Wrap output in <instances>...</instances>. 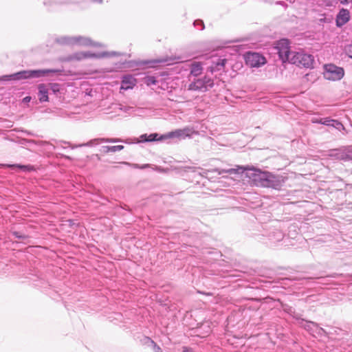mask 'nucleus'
I'll use <instances>...</instances> for the list:
<instances>
[{
  "label": "nucleus",
  "instance_id": "27",
  "mask_svg": "<svg viewBox=\"0 0 352 352\" xmlns=\"http://www.w3.org/2000/svg\"><path fill=\"white\" fill-rule=\"evenodd\" d=\"M330 126L338 129L339 131L344 129L343 124L336 120L331 119Z\"/></svg>",
  "mask_w": 352,
  "mask_h": 352
},
{
  "label": "nucleus",
  "instance_id": "32",
  "mask_svg": "<svg viewBox=\"0 0 352 352\" xmlns=\"http://www.w3.org/2000/svg\"><path fill=\"white\" fill-rule=\"evenodd\" d=\"M157 80L155 76H148L146 79L147 85H156Z\"/></svg>",
  "mask_w": 352,
  "mask_h": 352
},
{
  "label": "nucleus",
  "instance_id": "29",
  "mask_svg": "<svg viewBox=\"0 0 352 352\" xmlns=\"http://www.w3.org/2000/svg\"><path fill=\"white\" fill-rule=\"evenodd\" d=\"M12 234L15 238H17L19 239L24 240V239H27L28 238V235H26L25 234H23L21 232H18V231H13V232H12Z\"/></svg>",
  "mask_w": 352,
  "mask_h": 352
},
{
  "label": "nucleus",
  "instance_id": "17",
  "mask_svg": "<svg viewBox=\"0 0 352 352\" xmlns=\"http://www.w3.org/2000/svg\"><path fill=\"white\" fill-rule=\"evenodd\" d=\"M162 135H160L157 133H153L150 134H142L140 136V142L145 143V142H152L156 141L163 142L165 140H161Z\"/></svg>",
  "mask_w": 352,
  "mask_h": 352
},
{
  "label": "nucleus",
  "instance_id": "16",
  "mask_svg": "<svg viewBox=\"0 0 352 352\" xmlns=\"http://www.w3.org/2000/svg\"><path fill=\"white\" fill-rule=\"evenodd\" d=\"M136 79L131 75H126L122 77L121 81V89L128 90L133 89L136 84Z\"/></svg>",
  "mask_w": 352,
  "mask_h": 352
},
{
  "label": "nucleus",
  "instance_id": "22",
  "mask_svg": "<svg viewBox=\"0 0 352 352\" xmlns=\"http://www.w3.org/2000/svg\"><path fill=\"white\" fill-rule=\"evenodd\" d=\"M4 166L10 168L11 169H14L16 168L21 170L23 172H31L34 170V168L32 165H22L19 164H5Z\"/></svg>",
  "mask_w": 352,
  "mask_h": 352
},
{
  "label": "nucleus",
  "instance_id": "42",
  "mask_svg": "<svg viewBox=\"0 0 352 352\" xmlns=\"http://www.w3.org/2000/svg\"><path fill=\"white\" fill-rule=\"evenodd\" d=\"M23 102H28L31 100V97L30 96H26L23 98Z\"/></svg>",
  "mask_w": 352,
  "mask_h": 352
},
{
  "label": "nucleus",
  "instance_id": "25",
  "mask_svg": "<svg viewBox=\"0 0 352 352\" xmlns=\"http://www.w3.org/2000/svg\"><path fill=\"white\" fill-rule=\"evenodd\" d=\"M312 123L320 124L325 126H330L331 118H314L311 120Z\"/></svg>",
  "mask_w": 352,
  "mask_h": 352
},
{
  "label": "nucleus",
  "instance_id": "19",
  "mask_svg": "<svg viewBox=\"0 0 352 352\" xmlns=\"http://www.w3.org/2000/svg\"><path fill=\"white\" fill-rule=\"evenodd\" d=\"M226 59L217 58V61H213L212 65L208 67V72L213 74L214 72L223 69Z\"/></svg>",
  "mask_w": 352,
  "mask_h": 352
},
{
  "label": "nucleus",
  "instance_id": "36",
  "mask_svg": "<svg viewBox=\"0 0 352 352\" xmlns=\"http://www.w3.org/2000/svg\"><path fill=\"white\" fill-rule=\"evenodd\" d=\"M151 346L153 347L154 352H163L160 346H158L155 342H151Z\"/></svg>",
  "mask_w": 352,
  "mask_h": 352
},
{
  "label": "nucleus",
  "instance_id": "35",
  "mask_svg": "<svg viewBox=\"0 0 352 352\" xmlns=\"http://www.w3.org/2000/svg\"><path fill=\"white\" fill-rule=\"evenodd\" d=\"M142 342L144 344H146L148 346H151V342H155L151 338L147 336L144 338Z\"/></svg>",
  "mask_w": 352,
  "mask_h": 352
},
{
  "label": "nucleus",
  "instance_id": "21",
  "mask_svg": "<svg viewBox=\"0 0 352 352\" xmlns=\"http://www.w3.org/2000/svg\"><path fill=\"white\" fill-rule=\"evenodd\" d=\"M203 70L202 65L199 62H193L190 65V74L195 78H197L201 74Z\"/></svg>",
  "mask_w": 352,
  "mask_h": 352
},
{
  "label": "nucleus",
  "instance_id": "6",
  "mask_svg": "<svg viewBox=\"0 0 352 352\" xmlns=\"http://www.w3.org/2000/svg\"><path fill=\"white\" fill-rule=\"evenodd\" d=\"M193 133H197L192 128L187 126L162 134L161 140H165V141H168V143H170V140H185L186 138H191Z\"/></svg>",
  "mask_w": 352,
  "mask_h": 352
},
{
  "label": "nucleus",
  "instance_id": "24",
  "mask_svg": "<svg viewBox=\"0 0 352 352\" xmlns=\"http://www.w3.org/2000/svg\"><path fill=\"white\" fill-rule=\"evenodd\" d=\"M103 140H104V138H95V139H93V140H91L88 141L86 143L80 144L78 146H80V147H82V146H90V147L95 146H96L98 144L104 143Z\"/></svg>",
  "mask_w": 352,
  "mask_h": 352
},
{
  "label": "nucleus",
  "instance_id": "41",
  "mask_svg": "<svg viewBox=\"0 0 352 352\" xmlns=\"http://www.w3.org/2000/svg\"><path fill=\"white\" fill-rule=\"evenodd\" d=\"M208 171H203L202 173L199 172V174L202 176V177H207V174H208Z\"/></svg>",
  "mask_w": 352,
  "mask_h": 352
},
{
  "label": "nucleus",
  "instance_id": "9",
  "mask_svg": "<svg viewBox=\"0 0 352 352\" xmlns=\"http://www.w3.org/2000/svg\"><path fill=\"white\" fill-rule=\"evenodd\" d=\"M298 324L314 336L317 335L321 337H328L329 334L332 333L331 332H328L324 329L320 327L318 323L309 320H305L303 318L300 320Z\"/></svg>",
  "mask_w": 352,
  "mask_h": 352
},
{
  "label": "nucleus",
  "instance_id": "34",
  "mask_svg": "<svg viewBox=\"0 0 352 352\" xmlns=\"http://www.w3.org/2000/svg\"><path fill=\"white\" fill-rule=\"evenodd\" d=\"M104 143H116L122 142V140L119 138H104Z\"/></svg>",
  "mask_w": 352,
  "mask_h": 352
},
{
  "label": "nucleus",
  "instance_id": "5",
  "mask_svg": "<svg viewBox=\"0 0 352 352\" xmlns=\"http://www.w3.org/2000/svg\"><path fill=\"white\" fill-rule=\"evenodd\" d=\"M290 60L291 64L299 67L313 68L315 63L314 56L303 52H295Z\"/></svg>",
  "mask_w": 352,
  "mask_h": 352
},
{
  "label": "nucleus",
  "instance_id": "38",
  "mask_svg": "<svg viewBox=\"0 0 352 352\" xmlns=\"http://www.w3.org/2000/svg\"><path fill=\"white\" fill-rule=\"evenodd\" d=\"M21 131L23 133L26 134L28 135L36 136V135L34 133H33L32 131H28V130L22 129V130H21Z\"/></svg>",
  "mask_w": 352,
  "mask_h": 352
},
{
  "label": "nucleus",
  "instance_id": "20",
  "mask_svg": "<svg viewBox=\"0 0 352 352\" xmlns=\"http://www.w3.org/2000/svg\"><path fill=\"white\" fill-rule=\"evenodd\" d=\"M38 97L41 102H47L49 100L48 93L49 88L45 84H39L38 85Z\"/></svg>",
  "mask_w": 352,
  "mask_h": 352
},
{
  "label": "nucleus",
  "instance_id": "15",
  "mask_svg": "<svg viewBox=\"0 0 352 352\" xmlns=\"http://www.w3.org/2000/svg\"><path fill=\"white\" fill-rule=\"evenodd\" d=\"M265 179V188L278 189L281 186L280 178L269 172H267Z\"/></svg>",
  "mask_w": 352,
  "mask_h": 352
},
{
  "label": "nucleus",
  "instance_id": "40",
  "mask_svg": "<svg viewBox=\"0 0 352 352\" xmlns=\"http://www.w3.org/2000/svg\"><path fill=\"white\" fill-rule=\"evenodd\" d=\"M182 352H196L192 348L188 346L182 347Z\"/></svg>",
  "mask_w": 352,
  "mask_h": 352
},
{
  "label": "nucleus",
  "instance_id": "23",
  "mask_svg": "<svg viewBox=\"0 0 352 352\" xmlns=\"http://www.w3.org/2000/svg\"><path fill=\"white\" fill-rule=\"evenodd\" d=\"M245 170V168L242 166H238L237 168H228V169H221L219 171V175H221L223 173H228L230 175L233 174H240L243 173Z\"/></svg>",
  "mask_w": 352,
  "mask_h": 352
},
{
  "label": "nucleus",
  "instance_id": "30",
  "mask_svg": "<svg viewBox=\"0 0 352 352\" xmlns=\"http://www.w3.org/2000/svg\"><path fill=\"white\" fill-rule=\"evenodd\" d=\"M193 25H194V26L195 28H197V29H199L200 30H204V28H205V25H204V23L203 21L200 20V19L195 20L193 22Z\"/></svg>",
  "mask_w": 352,
  "mask_h": 352
},
{
  "label": "nucleus",
  "instance_id": "44",
  "mask_svg": "<svg viewBox=\"0 0 352 352\" xmlns=\"http://www.w3.org/2000/svg\"><path fill=\"white\" fill-rule=\"evenodd\" d=\"M328 4L331 5L333 3L336 2V0H327Z\"/></svg>",
  "mask_w": 352,
  "mask_h": 352
},
{
  "label": "nucleus",
  "instance_id": "33",
  "mask_svg": "<svg viewBox=\"0 0 352 352\" xmlns=\"http://www.w3.org/2000/svg\"><path fill=\"white\" fill-rule=\"evenodd\" d=\"M123 145H117V146H110V152L116 153L117 151H120L124 149Z\"/></svg>",
  "mask_w": 352,
  "mask_h": 352
},
{
  "label": "nucleus",
  "instance_id": "26",
  "mask_svg": "<svg viewBox=\"0 0 352 352\" xmlns=\"http://www.w3.org/2000/svg\"><path fill=\"white\" fill-rule=\"evenodd\" d=\"M58 144V146H54L52 144H51V143H50V142H46V141H39V142H38V145H41V146L50 145V146H52V148L54 150H55L56 148H58V147H59V146H60V147H61V148H65V146H63L62 144H68V143H67V142H62V141H60V142H59Z\"/></svg>",
  "mask_w": 352,
  "mask_h": 352
},
{
  "label": "nucleus",
  "instance_id": "28",
  "mask_svg": "<svg viewBox=\"0 0 352 352\" xmlns=\"http://www.w3.org/2000/svg\"><path fill=\"white\" fill-rule=\"evenodd\" d=\"M50 89L54 94L60 92V85L58 83H50L49 85Z\"/></svg>",
  "mask_w": 352,
  "mask_h": 352
},
{
  "label": "nucleus",
  "instance_id": "31",
  "mask_svg": "<svg viewBox=\"0 0 352 352\" xmlns=\"http://www.w3.org/2000/svg\"><path fill=\"white\" fill-rule=\"evenodd\" d=\"M345 54L351 58H352V42L344 47Z\"/></svg>",
  "mask_w": 352,
  "mask_h": 352
},
{
  "label": "nucleus",
  "instance_id": "46",
  "mask_svg": "<svg viewBox=\"0 0 352 352\" xmlns=\"http://www.w3.org/2000/svg\"><path fill=\"white\" fill-rule=\"evenodd\" d=\"M98 2L101 3L102 1V0H98Z\"/></svg>",
  "mask_w": 352,
  "mask_h": 352
},
{
  "label": "nucleus",
  "instance_id": "14",
  "mask_svg": "<svg viewBox=\"0 0 352 352\" xmlns=\"http://www.w3.org/2000/svg\"><path fill=\"white\" fill-rule=\"evenodd\" d=\"M351 18V14L349 10L341 8L336 16V25L337 28L344 26Z\"/></svg>",
  "mask_w": 352,
  "mask_h": 352
},
{
  "label": "nucleus",
  "instance_id": "1",
  "mask_svg": "<svg viewBox=\"0 0 352 352\" xmlns=\"http://www.w3.org/2000/svg\"><path fill=\"white\" fill-rule=\"evenodd\" d=\"M62 69H42L22 70L18 72L0 76V81H17L25 79L40 78L45 76H52L54 74H60Z\"/></svg>",
  "mask_w": 352,
  "mask_h": 352
},
{
  "label": "nucleus",
  "instance_id": "8",
  "mask_svg": "<svg viewBox=\"0 0 352 352\" xmlns=\"http://www.w3.org/2000/svg\"><path fill=\"white\" fill-rule=\"evenodd\" d=\"M275 49L279 58L283 63L288 62L291 63L290 59H292V56H293L295 52L290 50L289 41L288 39L283 38L278 41L276 44Z\"/></svg>",
  "mask_w": 352,
  "mask_h": 352
},
{
  "label": "nucleus",
  "instance_id": "18",
  "mask_svg": "<svg viewBox=\"0 0 352 352\" xmlns=\"http://www.w3.org/2000/svg\"><path fill=\"white\" fill-rule=\"evenodd\" d=\"M281 308L284 312H285L286 314L292 316L293 318L296 320L298 321V323L302 319V314L301 313L296 311V309L293 307L287 304H282Z\"/></svg>",
  "mask_w": 352,
  "mask_h": 352
},
{
  "label": "nucleus",
  "instance_id": "39",
  "mask_svg": "<svg viewBox=\"0 0 352 352\" xmlns=\"http://www.w3.org/2000/svg\"><path fill=\"white\" fill-rule=\"evenodd\" d=\"M275 4L276 5H280V6H283L285 8H286L287 6V3L285 1H276Z\"/></svg>",
  "mask_w": 352,
  "mask_h": 352
},
{
  "label": "nucleus",
  "instance_id": "45",
  "mask_svg": "<svg viewBox=\"0 0 352 352\" xmlns=\"http://www.w3.org/2000/svg\"><path fill=\"white\" fill-rule=\"evenodd\" d=\"M29 142H32V143H37V142H36L35 140H28Z\"/></svg>",
  "mask_w": 352,
  "mask_h": 352
},
{
  "label": "nucleus",
  "instance_id": "13",
  "mask_svg": "<svg viewBox=\"0 0 352 352\" xmlns=\"http://www.w3.org/2000/svg\"><path fill=\"white\" fill-rule=\"evenodd\" d=\"M245 60L247 65L250 67H259L263 65L265 62V58L256 52H248L245 55Z\"/></svg>",
  "mask_w": 352,
  "mask_h": 352
},
{
  "label": "nucleus",
  "instance_id": "37",
  "mask_svg": "<svg viewBox=\"0 0 352 352\" xmlns=\"http://www.w3.org/2000/svg\"><path fill=\"white\" fill-rule=\"evenodd\" d=\"M110 146H103L101 147L100 148V152H102V153H109L110 152Z\"/></svg>",
  "mask_w": 352,
  "mask_h": 352
},
{
  "label": "nucleus",
  "instance_id": "12",
  "mask_svg": "<svg viewBox=\"0 0 352 352\" xmlns=\"http://www.w3.org/2000/svg\"><path fill=\"white\" fill-rule=\"evenodd\" d=\"M329 156L333 160H340L344 162H352V146L344 149H333L329 151Z\"/></svg>",
  "mask_w": 352,
  "mask_h": 352
},
{
  "label": "nucleus",
  "instance_id": "4",
  "mask_svg": "<svg viewBox=\"0 0 352 352\" xmlns=\"http://www.w3.org/2000/svg\"><path fill=\"white\" fill-rule=\"evenodd\" d=\"M122 54L112 51V52H102L98 53H92L89 51L87 52H78L74 53L69 56V60H81L87 58H109L112 56H121Z\"/></svg>",
  "mask_w": 352,
  "mask_h": 352
},
{
  "label": "nucleus",
  "instance_id": "43",
  "mask_svg": "<svg viewBox=\"0 0 352 352\" xmlns=\"http://www.w3.org/2000/svg\"><path fill=\"white\" fill-rule=\"evenodd\" d=\"M173 60H175V63H179V62H182V60H181V58L180 57H175L173 58Z\"/></svg>",
  "mask_w": 352,
  "mask_h": 352
},
{
  "label": "nucleus",
  "instance_id": "11",
  "mask_svg": "<svg viewBox=\"0 0 352 352\" xmlns=\"http://www.w3.org/2000/svg\"><path fill=\"white\" fill-rule=\"evenodd\" d=\"M344 71L342 67H338L333 64H328L324 66V76L330 80H338L342 78Z\"/></svg>",
  "mask_w": 352,
  "mask_h": 352
},
{
  "label": "nucleus",
  "instance_id": "10",
  "mask_svg": "<svg viewBox=\"0 0 352 352\" xmlns=\"http://www.w3.org/2000/svg\"><path fill=\"white\" fill-rule=\"evenodd\" d=\"M245 174L250 178L253 185L260 187L265 186L266 171H261L259 169L252 168L248 169Z\"/></svg>",
  "mask_w": 352,
  "mask_h": 352
},
{
  "label": "nucleus",
  "instance_id": "7",
  "mask_svg": "<svg viewBox=\"0 0 352 352\" xmlns=\"http://www.w3.org/2000/svg\"><path fill=\"white\" fill-rule=\"evenodd\" d=\"M214 86V80L205 76L203 78H194L188 85V89L191 91H197L206 92Z\"/></svg>",
  "mask_w": 352,
  "mask_h": 352
},
{
  "label": "nucleus",
  "instance_id": "2",
  "mask_svg": "<svg viewBox=\"0 0 352 352\" xmlns=\"http://www.w3.org/2000/svg\"><path fill=\"white\" fill-rule=\"evenodd\" d=\"M55 42L61 45H84V46H94L100 47L101 44L99 43L93 42L89 38L81 36H62L55 38Z\"/></svg>",
  "mask_w": 352,
  "mask_h": 352
},
{
  "label": "nucleus",
  "instance_id": "3",
  "mask_svg": "<svg viewBox=\"0 0 352 352\" xmlns=\"http://www.w3.org/2000/svg\"><path fill=\"white\" fill-rule=\"evenodd\" d=\"M258 239L264 243L269 242L271 244H275L277 242L281 241L285 234L276 226H265L263 228V231Z\"/></svg>",
  "mask_w": 352,
  "mask_h": 352
}]
</instances>
